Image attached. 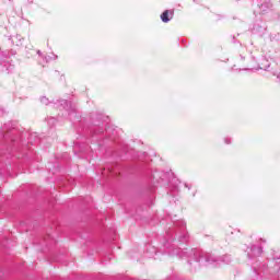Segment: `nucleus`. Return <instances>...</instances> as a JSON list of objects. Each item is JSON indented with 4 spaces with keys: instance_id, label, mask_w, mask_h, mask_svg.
<instances>
[{
    "instance_id": "f257e3e1",
    "label": "nucleus",
    "mask_w": 280,
    "mask_h": 280,
    "mask_svg": "<svg viewBox=\"0 0 280 280\" xmlns=\"http://www.w3.org/2000/svg\"><path fill=\"white\" fill-rule=\"evenodd\" d=\"M176 255L194 259L195 268H198V266H209V264H229L231 261V256L229 255L215 258L213 255L199 249H192L189 253L180 250Z\"/></svg>"
},
{
    "instance_id": "f03ea898",
    "label": "nucleus",
    "mask_w": 280,
    "mask_h": 280,
    "mask_svg": "<svg viewBox=\"0 0 280 280\" xmlns=\"http://www.w3.org/2000/svg\"><path fill=\"white\" fill-rule=\"evenodd\" d=\"M160 19L162 23H170L172 19H174V9L165 10L161 15Z\"/></svg>"
},
{
    "instance_id": "7ed1b4c3",
    "label": "nucleus",
    "mask_w": 280,
    "mask_h": 280,
    "mask_svg": "<svg viewBox=\"0 0 280 280\" xmlns=\"http://www.w3.org/2000/svg\"><path fill=\"white\" fill-rule=\"evenodd\" d=\"M264 253V249H261L260 246H252L250 252H248L247 256L249 259H253V257H259Z\"/></svg>"
},
{
    "instance_id": "20e7f679",
    "label": "nucleus",
    "mask_w": 280,
    "mask_h": 280,
    "mask_svg": "<svg viewBox=\"0 0 280 280\" xmlns=\"http://www.w3.org/2000/svg\"><path fill=\"white\" fill-rule=\"evenodd\" d=\"M57 59H58V56L56 55H52V57L51 56L45 57L46 62H49V60H57Z\"/></svg>"
},
{
    "instance_id": "39448f33",
    "label": "nucleus",
    "mask_w": 280,
    "mask_h": 280,
    "mask_svg": "<svg viewBox=\"0 0 280 280\" xmlns=\"http://www.w3.org/2000/svg\"><path fill=\"white\" fill-rule=\"evenodd\" d=\"M40 102H42V104H45L46 106H47V104H49V100L47 97H45V96H43L40 98Z\"/></svg>"
},
{
    "instance_id": "423d86ee",
    "label": "nucleus",
    "mask_w": 280,
    "mask_h": 280,
    "mask_svg": "<svg viewBox=\"0 0 280 280\" xmlns=\"http://www.w3.org/2000/svg\"><path fill=\"white\" fill-rule=\"evenodd\" d=\"M224 142L226 143V145H230V143H231V138H224Z\"/></svg>"
},
{
    "instance_id": "0eeeda50",
    "label": "nucleus",
    "mask_w": 280,
    "mask_h": 280,
    "mask_svg": "<svg viewBox=\"0 0 280 280\" xmlns=\"http://www.w3.org/2000/svg\"><path fill=\"white\" fill-rule=\"evenodd\" d=\"M179 241H182V242H187V240H185V236L183 237V236H179Z\"/></svg>"
},
{
    "instance_id": "6e6552de",
    "label": "nucleus",
    "mask_w": 280,
    "mask_h": 280,
    "mask_svg": "<svg viewBox=\"0 0 280 280\" xmlns=\"http://www.w3.org/2000/svg\"><path fill=\"white\" fill-rule=\"evenodd\" d=\"M186 189H191V185L185 184Z\"/></svg>"
},
{
    "instance_id": "1a4fd4ad",
    "label": "nucleus",
    "mask_w": 280,
    "mask_h": 280,
    "mask_svg": "<svg viewBox=\"0 0 280 280\" xmlns=\"http://www.w3.org/2000/svg\"><path fill=\"white\" fill-rule=\"evenodd\" d=\"M37 54H38V56H42V55H43V52H40V50H38Z\"/></svg>"
},
{
    "instance_id": "9d476101",
    "label": "nucleus",
    "mask_w": 280,
    "mask_h": 280,
    "mask_svg": "<svg viewBox=\"0 0 280 280\" xmlns=\"http://www.w3.org/2000/svg\"><path fill=\"white\" fill-rule=\"evenodd\" d=\"M188 264L191 266V264H192L191 260H188Z\"/></svg>"
},
{
    "instance_id": "9b49d317",
    "label": "nucleus",
    "mask_w": 280,
    "mask_h": 280,
    "mask_svg": "<svg viewBox=\"0 0 280 280\" xmlns=\"http://www.w3.org/2000/svg\"><path fill=\"white\" fill-rule=\"evenodd\" d=\"M155 178H156V175L153 174V179H155Z\"/></svg>"
}]
</instances>
